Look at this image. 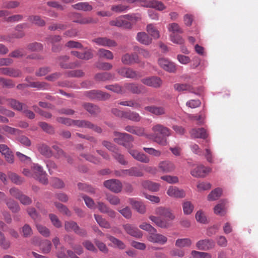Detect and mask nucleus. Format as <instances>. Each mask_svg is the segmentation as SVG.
Wrapping results in <instances>:
<instances>
[{"label": "nucleus", "instance_id": "f257e3e1", "mask_svg": "<svg viewBox=\"0 0 258 258\" xmlns=\"http://www.w3.org/2000/svg\"><path fill=\"white\" fill-rule=\"evenodd\" d=\"M155 214L164 217L166 219L160 217L150 216L149 219L157 226L162 228H167L170 226L169 221H173L175 217L172 210L168 208L158 207L155 210Z\"/></svg>", "mask_w": 258, "mask_h": 258}, {"label": "nucleus", "instance_id": "f03ea898", "mask_svg": "<svg viewBox=\"0 0 258 258\" xmlns=\"http://www.w3.org/2000/svg\"><path fill=\"white\" fill-rule=\"evenodd\" d=\"M152 130L155 133L160 134L161 136L156 134H149L147 135V138L152 140L161 146H164L167 145L166 137L171 135L170 130L168 128L161 124H157L153 126Z\"/></svg>", "mask_w": 258, "mask_h": 258}, {"label": "nucleus", "instance_id": "7ed1b4c3", "mask_svg": "<svg viewBox=\"0 0 258 258\" xmlns=\"http://www.w3.org/2000/svg\"><path fill=\"white\" fill-rule=\"evenodd\" d=\"M57 122L63 124L67 126L76 125L80 127H86L92 129L95 132L100 133L102 132L101 128L93 124L92 123L88 121L84 120H73L70 118H65L63 117H58L56 118Z\"/></svg>", "mask_w": 258, "mask_h": 258}, {"label": "nucleus", "instance_id": "20e7f679", "mask_svg": "<svg viewBox=\"0 0 258 258\" xmlns=\"http://www.w3.org/2000/svg\"><path fill=\"white\" fill-rule=\"evenodd\" d=\"M114 141L118 144L122 145L126 149H130L133 147V137L126 133H121L118 132H114Z\"/></svg>", "mask_w": 258, "mask_h": 258}, {"label": "nucleus", "instance_id": "39448f33", "mask_svg": "<svg viewBox=\"0 0 258 258\" xmlns=\"http://www.w3.org/2000/svg\"><path fill=\"white\" fill-rule=\"evenodd\" d=\"M31 170L33 172L34 178L43 184L48 183L47 174L41 165L37 163H33L31 166Z\"/></svg>", "mask_w": 258, "mask_h": 258}, {"label": "nucleus", "instance_id": "423d86ee", "mask_svg": "<svg viewBox=\"0 0 258 258\" xmlns=\"http://www.w3.org/2000/svg\"><path fill=\"white\" fill-rule=\"evenodd\" d=\"M117 177H125L127 176L141 177L143 173L136 167H132L128 169H121L116 170L114 172Z\"/></svg>", "mask_w": 258, "mask_h": 258}, {"label": "nucleus", "instance_id": "0eeeda50", "mask_svg": "<svg viewBox=\"0 0 258 258\" xmlns=\"http://www.w3.org/2000/svg\"><path fill=\"white\" fill-rule=\"evenodd\" d=\"M138 2L141 3V6L146 8H152L162 11L166 8L164 4L156 0H132V2Z\"/></svg>", "mask_w": 258, "mask_h": 258}, {"label": "nucleus", "instance_id": "6e6552de", "mask_svg": "<svg viewBox=\"0 0 258 258\" xmlns=\"http://www.w3.org/2000/svg\"><path fill=\"white\" fill-rule=\"evenodd\" d=\"M104 186L115 193L119 192L122 189V183L117 179H109L106 180L103 183Z\"/></svg>", "mask_w": 258, "mask_h": 258}, {"label": "nucleus", "instance_id": "1a4fd4ad", "mask_svg": "<svg viewBox=\"0 0 258 258\" xmlns=\"http://www.w3.org/2000/svg\"><path fill=\"white\" fill-rule=\"evenodd\" d=\"M123 88L133 94H143L147 92L146 88L145 86L136 83L125 84L123 86Z\"/></svg>", "mask_w": 258, "mask_h": 258}, {"label": "nucleus", "instance_id": "9d476101", "mask_svg": "<svg viewBox=\"0 0 258 258\" xmlns=\"http://www.w3.org/2000/svg\"><path fill=\"white\" fill-rule=\"evenodd\" d=\"M158 63L161 68L168 72L174 73L176 72V67L175 64L167 58L164 57L159 58Z\"/></svg>", "mask_w": 258, "mask_h": 258}, {"label": "nucleus", "instance_id": "9b49d317", "mask_svg": "<svg viewBox=\"0 0 258 258\" xmlns=\"http://www.w3.org/2000/svg\"><path fill=\"white\" fill-rule=\"evenodd\" d=\"M196 245L197 249L207 251L213 248L215 246V243L212 239H205L199 240Z\"/></svg>", "mask_w": 258, "mask_h": 258}, {"label": "nucleus", "instance_id": "f8f14e48", "mask_svg": "<svg viewBox=\"0 0 258 258\" xmlns=\"http://www.w3.org/2000/svg\"><path fill=\"white\" fill-rule=\"evenodd\" d=\"M141 82L145 85L154 88H159L162 84L161 79L156 76L144 78L141 80Z\"/></svg>", "mask_w": 258, "mask_h": 258}, {"label": "nucleus", "instance_id": "ddd939ff", "mask_svg": "<svg viewBox=\"0 0 258 258\" xmlns=\"http://www.w3.org/2000/svg\"><path fill=\"white\" fill-rule=\"evenodd\" d=\"M158 169L160 171L164 173L173 172L176 166L173 162L169 160H164L159 162Z\"/></svg>", "mask_w": 258, "mask_h": 258}, {"label": "nucleus", "instance_id": "4468645a", "mask_svg": "<svg viewBox=\"0 0 258 258\" xmlns=\"http://www.w3.org/2000/svg\"><path fill=\"white\" fill-rule=\"evenodd\" d=\"M116 71L119 75L125 78L137 79L140 77L136 71L131 68L123 67L117 69Z\"/></svg>", "mask_w": 258, "mask_h": 258}, {"label": "nucleus", "instance_id": "2eb2a0df", "mask_svg": "<svg viewBox=\"0 0 258 258\" xmlns=\"http://www.w3.org/2000/svg\"><path fill=\"white\" fill-rule=\"evenodd\" d=\"M121 60L125 65H132L140 62L139 56L136 53H126L122 56Z\"/></svg>", "mask_w": 258, "mask_h": 258}, {"label": "nucleus", "instance_id": "dca6fc26", "mask_svg": "<svg viewBox=\"0 0 258 258\" xmlns=\"http://www.w3.org/2000/svg\"><path fill=\"white\" fill-rule=\"evenodd\" d=\"M86 95L90 99L99 100H106L110 97V95L107 93L95 90L87 91Z\"/></svg>", "mask_w": 258, "mask_h": 258}, {"label": "nucleus", "instance_id": "f3484780", "mask_svg": "<svg viewBox=\"0 0 258 258\" xmlns=\"http://www.w3.org/2000/svg\"><path fill=\"white\" fill-rule=\"evenodd\" d=\"M123 227L125 232L132 236L141 238L143 236L142 232L137 227L130 224H124Z\"/></svg>", "mask_w": 258, "mask_h": 258}, {"label": "nucleus", "instance_id": "a211bd4d", "mask_svg": "<svg viewBox=\"0 0 258 258\" xmlns=\"http://www.w3.org/2000/svg\"><path fill=\"white\" fill-rule=\"evenodd\" d=\"M0 153L4 156L6 161L10 164H12L14 162V156L12 152L4 144L0 145Z\"/></svg>", "mask_w": 258, "mask_h": 258}, {"label": "nucleus", "instance_id": "6ab92c4d", "mask_svg": "<svg viewBox=\"0 0 258 258\" xmlns=\"http://www.w3.org/2000/svg\"><path fill=\"white\" fill-rule=\"evenodd\" d=\"M167 194L173 198H183L185 196V192L183 189L172 186L169 187Z\"/></svg>", "mask_w": 258, "mask_h": 258}, {"label": "nucleus", "instance_id": "aec40b11", "mask_svg": "<svg viewBox=\"0 0 258 258\" xmlns=\"http://www.w3.org/2000/svg\"><path fill=\"white\" fill-rule=\"evenodd\" d=\"M74 16L78 17V19H74L73 22L81 25L94 24L97 23V21L95 20L93 18L91 17H83L79 13H74Z\"/></svg>", "mask_w": 258, "mask_h": 258}, {"label": "nucleus", "instance_id": "412c9836", "mask_svg": "<svg viewBox=\"0 0 258 258\" xmlns=\"http://www.w3.org/2000/svg\"><path fill=\"white\" fill-rule=\"evenodd\" d=\"M148 239L150 242L161 244H165L167 241L166 237L162 234L157 233V231L152 232L148 237Z\"/></svg>", "mask_w": 258, "mask_h": 258}, {"label": "nucleus", "instance_id": "4be33fe9", "mask_svg": "<svg viewBox=\"0 0 258 258\" xmlns=\"http://www.w3.org/2000/svg\"><path fill=\"white\" fill-rule=\"evenodd\" d=\"M211 171L209 168L203 165L198 166L191 171V174L197 177H203L208 174Z\"/></svg>", "mask_w": 258, "mask_h": 258}, {"label": "nucleus", "instance_id": "5701e85b", "mask_svg": "<svg viewBox=\"0 0 258 258\" xmlns=\"http://www.w3.org/2000/svg\"><path fill=\"white\" fill-rule=\"evenodd\" d=\"M93 41L98 45L107 46L108 47H115L117 45V43L115 41L108 39L106 37H99L94 39Z\"/></svg>", "mask_w": 258, "mask_h": 258}, {"label": "nucleus", "instance_id": "b1692460", "mask_svg": "<svg viewBox=\"0 0 258 258\" xmlns=\"http://www.w3.org/2000/svg\"><path fill=\"white\" fill-rule=\"evenodd\" d=\"M72 7L75 10L83 12H90L93 10L92 6L87 2H79L73 5Z\"/></svg>", "mask_w": 258, "mask_h": 258}, {"label": "nucleus", "instance_id": "393cba45", "mask_svg": "<svg viewBox=\"0 0 258 258\" xmlns=\"http://www.w3.org/2000/svg\"><path fill=\"white\" fill-rule=\"evenodd\" d=\"M124 130L130 133L138 136H145L147 137L148 135L145 134L144 128L139 126L127 125L125 127Z\"/></svg>", "mask_w": 258, "mask_h": 258}, {"label": "nucleus", "instance_id": "a878e982", "mask_svg": "<svg viewBox=\"0 0 258 258\" xmlns=\"http://www.w3.org/2000/svg\"><path fill=\"white\" fill-rule=\"evenodd\" d=\"M227 201L226 200L220 201L214 208L215 214L223 216L226 212Z\"/></svg>", "mask_w": 258, "mask_h": 258}, {"label": "nucleus", "instance_id": "bb28decb", "mask_svg": "<svg viewBox=\"0 0 258 258\" xmlns=\"http://www.w3.org/2000/svg\"><path fill=\"white\" fill-rule=\"evenodd\" d=\"M136 39L140 43L146 45H148L152 42V38L144 32H139Z\"/></svg>", "mask_w": 258, "mask_h": 258}, {"label": "nucleus", "instance_id": "cd10ccee", "mask_svg": "<svg viewBox=\"0 0 258 258\" xmlns=\"http://www.w3.org/2000/svg\"><path fill=\"white\" fill-rule=\"evenodd\" d=\"M145 110L156 115H161L165 113V108L161 106H148Z\"/></svg>", "mask_w": 258, "mask_h": 258}, {"label": "nucleus", "instance_id": "c85d7f7f", "mask_svg": "<svg viewBox=\"0 0 258 258\" xmlns=\"http://www.w3.org/2000/svg\"><path fill=\"white\" fill-rule=\"evenodd\" d=\"M190 133L191 136L194 138L205 139L208 136L207 132L204 128L192 129Z\"/></svg>", "mask_w": 258, "mask_h": 258}, {"label": "nucleus", "instance_id": "c756f323", "mask_svg": "<svg viewBox=\"0 0 258 258\" xmlns=\"http://www.w3.org/2000/svg\"><path fill=\"white\" fill-rule=\"evenodd\" d=\"M71 53L77 58L84 60H88L93 57V54L90 50H87L84 52H80L77 51H72Z\"/></svg>", "mask_w": 258, "mask_h": 258}, {"label": "nucleus", "instance_id": "7c9ffc66", "mask_svg": "<svg viewBox=\"0 0 258 258\" xmlns=\"http://www.w3.org/2000/svg\"><path fill=\"white\" fill-rule=\"evenodd\" d=\"M130 204L137 212L141 214H144L146 212V207L144 204L140 201H135L133 199L130 200Z\"/></svg>", "mask_w": 258, "mask_h": 258}, {"label": "nucleus", "instance_id": "2f4dec72", "mask_svg": "<svg viewBox=\"0 0 258 258\" xmlns=\"http://www.w3.org/2000/svg\"><path fill=\"white\" fill-rule=\"evenodd\" d=\"M175 246L182 248L184 247H190L192 244V241L190 238H178L175 241Z\"/></svg>", "mask_w": 258, "mask_h": 258}, {"label": "nucleus", "instance_id": "473e14b6", "mask_svg": "<svg viewBox=\"0 0 258 258\" xmlns=\"http://www.w3.org/2000/svg\"><path fill=\"white\" fill-rule=\"evenodd\" d=\"M142 185L145 188L152 191H158L160 187L159 184L150 181H145L143 182Z\"/></svg>", "mask_w": 258, "mask_h": 258}, {"label": "nucleus", "instance_id": "72a5a7b5", "mask_svg": "<svg viewBox=\"0 0 258 258\" xmlns=\"http://www.w3.org/2000/svg\"><path fill=\"white\" fill-rule=\"evenodd\" d=\"M130 9V7L129 6L124 5L123 4L112 5L111 7V11L115 13H121L126 12Z\"/></svg>", "mask_w": 258, "mask_h": 258}, {"label": "nucleus", "instance_id": "f704fd0d", "mask_svg": "<svg viewBox=\"0 0 258 258\" xmlns=\"http://www.w3.org/2000/svg\"><path fill=\"white\" fill-rule=\"evenodd\" d=\"M174 88L175 90L178 92L185 91L190 92H194V91H192V87H191V86L187 84L177 83L174 84Z\"/></svg>", "mask_w": 258, "mask_h": 258}, {"label": "nucleus", "instance_id": "c9c22d12", "mask_svg": "<svg viewBox=\"0 0 258 258\" xmlns=\"http://www.w3.org/2000/svg\"><path fill=\"white\" fill-rule=\"evenodd\" d=\"M118 104L125 106L131 107L137 109L140 108L142 107L141 104L139 102L132 100L120 101L119 102Z\"/></svg>", "mask_w": 258, "mask_h": 258}, {"label": "nucleus", "instance_id": "e433bc0d", "mask_svg": "<svg viewBox=\"0 0 258 258\" xmlns=\"http://www.w3.org/2000/svg\"><path fill=\"white\" fill-rule=\"evenodd\" d=\"M124 114V118L135 122L139 121L141 118L139 113L134 111H126Z\"/></svg>", "mask_w": 258, "mask_h": 258}, {"label": "nucleus", "instance_id": "4c0bfd02", "mask_svg": "<svg viewBox=\"0 0 258 258\" xmlns=\"http://www.w3.org/2000/svg\"><path fill=\"white\" fill-rule=\"evenodd\" d=\"M0 132L3 134L15 135L19 133V131L8 125L0 126Z\"/></svg>", "mask_w": 258, "mask_h": 258}, {"label": "nucleus", "instance_id": "58836bf2", "mask_svg": "<svg viewBox=\"0 0 258 258\" xmlns=\"http://www.w3.org/2000/svg\"><path fill=\"white\" fill-rule=\"evenodd\" d=\"M94 216L97 223L101 227H103L107 229L110 228L111 227L108 221H107L105 219L103 218L101 216L97 214H94Z\"/></svg>", "mask_w": 258, "mask_h": 258}, {"label": "nucleus", "instance_id": "ea45409f", "mask_svg": "<svg viewBox=\"0 0 258 258\" xmlns=\"http://www.w3.org/2000/svg\"><path fill=\"white\" fill-rule=\"evenodd\" d=\"M97 55L99 57L104 58L107 59H112L113 58V53L110 51L103 48L99 49Z\"/></svg>", "mask_w": 258, "mask_h": 258}, {"label": "nucleus", "instance_id": "a19ab883", "mask_svg": "<svg viewBox=\"0 0 258 258\" xmlns=\"http://www.w3.org/2000/svg\"><path fill=\"white\" fill-rule=\"evenodd\" d=\"M39 152L43 156L50 157L52 156V152L50 148L46 145H40L38 147Z\"/></svg>", "mask_w": 258, "mask_h": 258}, {"label": "nucleus", "instance_id": "79ce46f5", "mask_svg": "<svg viewBox=\"0 0 258 258\" xmlns=\"http://www.w3.org/2000/svg\"><path fill=\"white\" fill-rule=\"evenodd\" d=\"M147 31L154 38L157 39L159 37V32L152 24H150L147 26Z\"/></svg>", "mask_w": 258, "mask_h": 258}, {"label": "nucleus", "instance_id": "37998d69", "mask_svg": "<svg viewBox=\"0 0 258 258\" xmlns=\"http://www.w3.org/2000/svg\"><path fill=\"white\" fill-rule=\"evenodd\" d=\"M222 190L220 188H217L212 190L208 195V199L209 201H215L222 195Z\"/></svg>", "mask_w": 258, "mask_h": 258}, {"label": "nucleus", "instance_id": "c03bdc74", "mask_svg": "<svg viewBox=\"0 0 258 258\" xmlns=\"http://www.w3.org/2000/svg\"><path fill=\"white\" fill-rule=\"evenodd\" d=\"M28 20L31 23L39 26H43L45 25V22L39 16H31L28 18Z\"/></svg>", "mask_w": 258, "mask_h": 258}, {"label": "nucleus", "instance_id": "a18cd8bd", "mask_svg": "<svg viewBox=\"0 0 258 258\" xmlns=\"http://www.w3.org/2000/svg\"><path fill=\"white\" fill-rule=\"evenodd\" d=\"M112 77L111 74L109 73H98L95 76V80L98 82L106 81L110 80Z\"/></svg>", "mask_w": 258, "mask_h": 258}, {"label": "nucleus", "instance_id": "49530a36", "mask_svg": "<svg viewBox=\"0 0 258 258\" xmlns=\"http://www.w3.org/2000/svg\"><path fill=\"white\" fill-rule=\"evenodd\" d=\"M106 237L114 246L120 249H124L125 248L124 244L118 239L108 234L106 235Z\"/></svg>", "mask_w": 258, "mask_h": 258}, {"label": "nucleus", "instance_id": "de8ad7c7", "mask_svg": "<svg viewBox=\"0 0 258 258\" xmlns=\"http://www.w3.org/2000/svg\"><path fill=\"white\" fill-rule=\"evenodd\" d=\"M191 255L194 258H212L210 253L196 250H192Z\"/></svg>", "mask_w": 258, "mask_h": 258}, {"label": "nucleus", "instance_id": "09e8293b", "mask_svg": "<svg viewBox=\"0 0 258 258\" xmlns=\"http://www.w3.org/2000/svg\"><path fill=\"white\" fill-rule=\"evenodd\" d=\"M40 247L43 253H48L50 252L51 249V242L48 240H45L41 242Z\"/></svg>", "mask_w": 258, "mask_h": 258}, {"label": "nucleus", "instance_id": "8fccbe9b", "mask_svg": "<svg viewBox=\"0 0 258 258\" xmlns=\"http://www.w3.org/2000/svg\"><path fill=\"white\" fill-rule=\"evenodd\" d=\"M183 211L185 214H190L194 209V206L189 201L184 202L182 204Z\"/></svg>", "mask_w": 258, "mask_h": 258}, {"label": "nucleus", "instance_id": "3c124183", "mask_svg": "<svg viewBox=\"0 0 258 258\" xmlns=\"http://www.w3.org/2000/svg\"><path fill=\"white\" fill-rule=\"evenodd\" d=\"M11 242L6 240L4 234L0 231V246L4 249H8L10 247Z\"/></svg>", "mask_w": 258, "mask_h": 258}, {"label": "nucleus", "instance_id": "603ef678", "mask_svg": "<svg viewBox=\"0 0 258 258\" xmlns=\"http://www.w3.org/2000/svg\"><path fill=\"white\" fill-rule=\"evenodd\" d=\"M84 107L91 114H96L99 112L98 107L91 103L85 104Z\"/></svg>", "mask_w": 258, "mask_h": 258}, {"label": "nucleus", "instance_id": "864d4df0", "mask_svg": "<svg viewBox=\"0 0 258 258\" xmlns=\"http://www.w3.org/2000/svg\"><path fill=\"white\" fill-rule=\"evenodd\" d=\"M168 30L169 32H171L172 33L171 34H175V33H182V30L180 28L178 24H177V23H175L170 24L168 26Z\"/></svg>", "mask_w": 258, "mask_h": 258}, {"label": "nucleus", "instance_id": "5fc2aeb1", "mask_svg": "<svg viewBox=\"0 0 258 258\" xmlns=\"http://www.w3.org/2000/svg\"><path fill=\"white\" fill-rule=\"evenodd\" d=\"M106 200L112 205H118L120 204V200L119 198L112 195H107Z\"/></svg>", "mask_w": 258, "mask_h": 258}, {"label": "nucleus", "instance_id": "6e6d98bb", "mask_svg": "<svg viewBox=\"0 0 258 258\" xmlns=\"http://www.w3.org/2000/svg\"><path fill=\"white\" fill-rule=\"evenodd\" d=\"M78 228V225L76 222L74 221H67L64 223V228L66 231L69 232L75 231Z\"/></svg>", "mask_w": 258, "mask_h": 258}, {"label": "nucleus", "instance_id": "4d7b16f0", "mask_svg": "<svg viewBox=\"0 0 258 258\" xmlns=\"http://www.w3.org/2000/svg\"><path fill=\"white\" fill-rule=\"evenodd\" d=\"M50 183L52 186L57 188H61L64 186V183L63 181L57 177L52 178Z\"/></svg>", "mask_w": 258, "mask_h": 258}, {"label": "nucleus", "instance_id": "13d9d810", "mask_svg": "<svg viewBox=\"0 0 258 258\" xmlns=\"http://www.w3.org/2000/svg\"><path fill=\"white\" fill-rule=\"evenodd\" d=\"M123 16L124 19H126L132 23H135L141 20V17L139 14H127Z\"/></svg>", "mask_w": 258, "mask_h": 258}, {"label": "nucleus", "instance_id": "bf43d9fd", "mask_svg": "<svg viewBox=\"0 0 258 258\" xmlns=\"http://www.w3.org/2000/svg\"><path fill=\"white\" fill-rule=\"evenodd\" d=\"M6 204L7 205L9 208L13 212H17L20 210V208L18 204L16 203L14 201L10 200L6 202Z\"/></svg>", "mask_w": 258, "mask_h": 258}, {"label": "nucleus", "instance_id": "052dcab7", "mask_svg": "<svg viewBox=\"0 0 258 258\" xmlns=\"http://www.w3.org/2000/svg\"><path fill=\"white\" fill-rule=\"evenodd\" d=\"M9 105L14 109L21 111L23 109V105L21 103L14 99H11L9 101Z\"/></svg>", "mask_w": 258, "mask_h": 258}, {"label": "nucleus", "instance_id": "680f3d73", "mask_svg": "<svg viewBox=\"0 0 258 258\" xmlns=\"http://www.w3.org/2000/svg\"><path fill=\"white\" fill-rule=\"evenodd\" d=\"M36 226L39 232L43 236L47 237L50 235V231L47 227L38 224Z\"/></svg>", "mask_w": 258, "mask_h": 258}, {"label": "nucleus", "instance_id": "e2e57ef3", "mask_svg": "<svg viewBox=\"0 0 258 258\" xmlns=\"http://www.w3.org/2000/svg\"><path fill=\"white\" fill-rule=\"evenodd\" d=\"M49 217L54 226L56 228H60L62 226L61 222L55 215L53 214H50L49 215Z\"/></svg>", "mask_w": 258, "mask_h": 258}, {"label": "nucleus", "instance_id": "0e129e2a", "mask_svg": "<svg viewBox=\"0 0 258 258\" xmlns=\"http://www.w3.org/2000/svg\"><path fill=\"white\" fill-rule=\"evenodd\" d=\"M27 48L33 51H38L42 50L43 45L40 43L34 42L29 44L27 46Z\"/></svg>", "mask_w": 258, "mask_h": 258}, {"label": "nucleus", "instance_id": "69168bd1", "mask_svg": "<svg viewBox=\"0 0 258 258\" xmlns=\"http://www.w3.org/2000/svg\"><path fill=\"white\" fill-rule=\"evenodd\" d=\"M161 178L170 184L176 183L178 182V178L176 176L164 175L161 176Z\"/></svg>", "mask_w": 258, "mask_h": 258}, {"label": "nucleus", "instance_id": "338daca9", "mask_svg": "<svg viewBox=\"0 0 258 258\" xmlns=\"http://www.w3.org/2000/svg\"><path fill=\"white\" fill-rule=\"evenodd\" d=\"M39 125L45 132L48 134H53L54 133V128L52 126L47 124L46 122H40Z\"/></svg>", "mask_w": 258, "mask_h": 258}, {"label": "nucleus", "instance_id": "774afa93", "mask_svg": "<svg viewBox=\"0 0 258 258\" xmlns=\"http://www.w3.org/2000/svg\"><path fill=\"white\" fill-rule=\"evenodd\" d=\"M9 176L11 181L17 184H21L23 182V178L16 173H10Z\"/></svg>", "mask_w": 258, "mask_h": 258}]
</instances>
